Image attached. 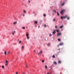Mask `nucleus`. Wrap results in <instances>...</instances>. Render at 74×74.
Listing matches in <instances>:
<instances>
[{"instance_id":"obj_1","label":"nucleus","mask_w":74,"mask_h":74,"mask_svg":"<svg viewBox=\"0 0 74 74\" xmlns=\"http://www.w3.org/2000/svg\"><path fill=\"white\" fill-rule=\"evenodd\" d=\"M42 51H40V52L38 53V55H41L42 54Z\"/></svg>"},{"instance_id":"obj_2","label":"nucleus","mask_w":74,"mask_h":74,"mask_svg":"<svg viewBox=\"0 0 74 74\" xmlns=\"http://www.w3.org/2000/svg\"><path fill=\"white\" fill-rule=\"evenodd\" d=\"M64 11H66V10H63L61 11V14H62L64 12Z\"/></svg>"},{"instance_id":"obj_3","label":"nucleus","mask_w":74,"mask_h":74,"mask_svg":"<svg viewBox=\"0 0 74 74\" xmlns=\"http://www.w3.org/2000/svg\"><path fill=\"white\" fill-rule=\"evenodd\" d=\"M26 36L27 37V39H29V34H27L26 35Z\"/></svg>"},{"instance_id":"obj_4","label":"nucleus","mask_w":74,"mask_h":74,"mask_svg":"<svg viewBox=\"0 0 74 74\" xmlns=\"http://www.w3.org/2000/svg\"><path fill=\"white\" fill-rule=\"evenodd\" d=\"M61 35H62V34H61V33H58L57 34V36H61Z\"/></svg>"},{"instance_id":"obj_5","label":"nucleus","mask_w":74,"mask_h":74,"mask_svg":"<svg viewBox=\"0 0 74 74\" xmlns=\"http://www.w3.org/2000/svg\"><path fill=\"white\" fill-rule=\"evenodd\" d=\"M60 45H63V43H61L60 45H58V47H59V46Z\"/></svg>"},{"instance_id":"obj_6","label":"nucleus","mask_w":74,"mask_h":74,"mask_svg":"<svg viewBox=\"0 0 74 74\" xmlns=\"http://www.w3.org/2000/svg\"><path fill=\"white\" fill-rule=\"evenodd\" d=\"M45 69H48V67L46 65H45Z\"/></svg>"},{"instance_id":"obj_7","label":"nucleus","mask_w":74,"mask_h":74,"mask_svg":"<svg viewBox=\"0 0 74 74\" xmlns=\"http://www.w3.org/2000/svg\"><path fill=\"white\" fill-rule=\"evenodd\" d=\"M23 12L24 14H26V11L24 10Z\"/></svg>"},{"instance_id":"obj_8","label":"nucleus","mask_w":74,"mask_h":74,"mask_svg":"<svg viewBox=\"0 0 74 74\" xmlns=\"http://www.w3.org/2000/svg\"><path fill=\"white\" fill-rule=\"evenodd\" d=\"M4 54L5 55H7V52H6L5 51Z\"/></svg>"},{"instance_id":"obj_9","label":"nucleus","mask_w":74,"mask_h":74,"mask_svg":"<svg viewBox=\"0 0 74 74\" xmlns=\"http://www.w3.org/2000/svg\"><path fill=\"white\" fill-rule=\"evenodd\" d=\"M58 63H59L60 64V63H61V61L59 60V61H58Z\"/></svg>"},{"instance_id":"obj_10","label":"nucleus","mask_w":74,"mask_h":74,"mask_svg":"<svg viewBox=\"0 0 74 74\" xmlns=\"http://www.w3.org/2000/svg\"><path fill=\"white\" fill-rule=\"evenodd\" d=\"M54 64H57V63H56V62H54Z\"/></svg>"},{"instance_id":"obj_11","label":"nucleus","mask_w":74,"mask_h":74,"mask_svg":"<svg viewBox=\"0 0 74 74\" xmlns=\"http://www.w3.org/2000/svg\"><path fill=\"white\" fill-rule=\"evenodd\" d=\"M17 23V22H15L14 23V25H16V24Z\"/></svg>"},{"instance_id":"obj_12","label":"nucleus","mask_w":74,"mask_h":74,"mask_svg":"<svg viewBox=\"0 0 74 74\" xmlns=\"http://www.w3.org/2000/svg\"><path fill=\"white\" fill-rule=\"evenodd\" d=\"M57 14L58 16H59V12H57Z\"/></svg>"},{"instance_id":"obj_13","label":"nucleus","mask_w":74,"mask_h":74,"mask_svg":"<svg viewBox=\"0 0 74 74\" xmlns=\"http://www.w3.org/2000/svg\"><path fill=\"white\" fill-rule=\"evenodd\" d=\"M5 63H8V61H7V60H6Z\"/></svg>"},{"instance_id":"obj_14","label":"nucleus","mask_w":74,"mask_h":74,"mask_svg":"<svg viewBox=\"0 0 74 74\" xmlns=\"http://www.w3.org/2000/svg\"><path fill=\"white\" fill-rule=\"evenodd\" d=\"M55 32L54 31L53 32V34H55Z\"/></svg>"},{"instance_id":"obj_15","label":"nucleus","mask_w":74,"mask_h":74,"mask_svg":"<svg viewBox=\"0 0 74 74\" xmlns=\"http://www.w3.org/2000/svg\"><path fill=\"white\" fill-rule=\"evenodd\" d=\"M57 32H58V33H59V29H57Z\"/></svg>"},{"instance_id":"obj_16","label":"nucleus","mask_w":74,"mask_h":74,"mask_svg":"<svg viewBox=\"0 0 74 74\" xmlns=\"http://www.w3.org/2000/svg\"><path fill=\"white\" fill-rule=\"evenodd\" d=\"M48 46H50V45H51V44H50V43H49L48 44H47Z\"/></svg>"},{"instance_id":"obj_17","label":"nucleus","mask_w":74,"mask_h":74,"mask_svg":"<svg viewBox=\"0 0 74 74\" xmlns=\"http://www.w3.org/2000/svg\"><path fill=\"white\" fill-rule=\"evenodd\" d=\"M2 69H4V66H2Z\"/></svg>"},{"instance_id":"obj_18","label":"nucleus","mask_w":74,"mask_h":74,"mask_svg":"<svg viewBox=\"0 0 74 74\" xmlns=\"http://www.w3.org/2000/svg\"><path fill=\"white\" fill-rule=\"evenodd\" d=\"M64 4H65V3H64L62 4V5H64Z\"/></svg>"},{"instance_id":"obj_19","label":"nucleus","mask_w":74,"mask_h":74,"mask_svg":"<svg viewBox=\"0 0 74 74\" xmlns=\"http://www.w3.org/2000/svg\"><path fill=\"white\" fill-rule=\"evenodd\" d=\"M53 58H55V56H54V55H53Z\"/></svg>"},{"instance_id":"obj_20","label":"nucleus","mask_w":74,"mask_h":74,"mask_svg":"<svg viewBox=\"0 0 74 74\" xmlns=\"http://www.w3.org/2000/svg\"><path fill=\"white\" fill-rule=\"evenodd\" d=\"M12 34L13 36L14 35V32H12Z\"/></svg>"},{"instance_id":"obj_21","label":"nucleus","mask_w":74,"mask_h":74,"mask_svg":"<svg viewBox=\"0 0 74 74\" xmlns=\"http://www.w3.org/2000/svg\"><path fill=\"white\" fill-rule=\"evenodd\" d=\"M54 12H55V13H56V11L55 10H54Z\"/></svg>"},{"instance_id":"obj_22","label":"nucleus","mask_w":74,"mask_h":74,"mask_svg":"<svg viewBox=\"0 0 74 74\" xmlns=\"http://www.w3.org/2000/svg\"><path fill=\"white\" fill-rule=\"evenodd\" d=\"M67 16H65L64 17H63V18H67Z\"/></svg>"},{"instance_id":"obj_23","label":"nucleus","mask_w":74,"mask_h":74,"mask_svg":"<svg viewBox=\"0 0 74 74\" xmlns=\"http://www.w3.org/2000/svg\"><path fill=\"white\" fill-rule=\"evenodd\" d=\"M35 23L36 24H37V21H36L35 22Z\"/></svg>"},{"instance_id":"obj_24","label":"nucleus","mask_w":74,"mask_h":74,"mask_svg":"<svg viewBox=\"0 0 74 74\" xmlns=\"http://www.w3.org/2000/svg\"><path fill=\"white\" fill-rule=\"evenodd\" d=\"M62 27H63V26H62L60 27V28H62Z\"/></svg>"},{"instance_id":"obj_25","label":"nucleus","mask_w":74,"mask_h":74,"mask_svg":"<svg viewBox=\"0 0 74 74\" xmlns=\"http://www.w3.org/2000/svg\"><path fill=\"white\" fill-rule=\"evenodd\" d=\"M22 29H25V27H22Z\"/></svg>"},{"instance_id":"obj_26","label":"nucleus","mask_w":74,"mask_h":74,"mask_svg":"<svg viewBox=\"0 0 74 74\" xmlns=\"http://www.w3.org/2000/svg\"><path fill=\"white\" fill-rule=\"evenodd\" d=\"M58 40L59 41H60V39H58Z\"/></svg>"},{"instance_id":"obj_27","label":"nucleus","mask_w":74,"mask_h":74,"mask_svg":"<svg viewBox=\"0 0 74 74\" xmlns=\"http://www.w3.org/2000/svg\"><path fill=\"white\" fill-rule=\"evenodd\" d=\"M61 19H62L63 18V17L62 16H61Z\"/></svg>"},{"instance_id":"obj_28","label":"nucleus","mask_w":74,"mask_h":74,"mask_svg":"<svg viewBox=\"0 0 74 74\" xmlns=\"http://www.w3.org/2000/svg\"><path fill=\"white\" fill-rule=\"evenodd\" d=\"M51 36H52V34H49V36H50V37H51Z\"/></svg>"},{"instance_id":"obj_29","label":"nucleus","mask_w":74,"mask_h":74,"mask_svg":"<svg viewBox=\"0 0 74 74\" xmlns=\"http://www.w3.org/2000/svg\"><path fill=\"white\" fill-rule=\"evenodd\" d=\"M43 15H44V16H45V17L46 16V14H44Z\"/></svg>"},{"instance_id":"obj_30","label":"nucleus","mask_w":74,"mask_h":74,"mask_svg":"<svg viewBox=\"0 0 74 74\" xmlns=\"http://www.w3.org/2000/svg\"><path fill=\"white\" fill-rule=\"evenodd\" d=\"M21 42H22V41H20L19 42V44H21Z\"/></svg>"},{"instance_id":"obj_31","label":"nucleus","mask_w":74,"mask_h":74,"mask_svg":"<svg viewBox=\"0 0 74 74\" xmlns=\"http://www.w3.org/2000/svg\"><path fill=\"white\" fill-rule=\"evenodd\" d=\"M6 66H7L8 65V63H6V64H5Z\"/></svg>"},{"instance_id":"obj_32","label":"nucleus","mask_w":74,"mask_h":74,"mask_svg":"<svg viewBox=\"0 0 74 74\" xmlns=\"http://www.w3.org/2000/svg\"><path fill=\"white\" fill-rule=\"evenodd\" d=\"M53 21H56V19H55L54 18L53 19Z\"/></svg>"},{"instance_id":"obj_33","label":"nucleus","mask_w":74,"mask_h":74,"mask_svg":"<svg viewBox=\"0 0 74 74\" xmlns=\"http://www.w3.org/2000/svg\"><path fill=\"white\" fill-rule=\"evenodd\" d=\"M42 63H44V60H43L42 61Z\"/></svg>"},{"instance_id":"obj_34","label":"nucleus","mask_w":74,"mask_h":74,"mask_svg":"<svg viewBox=\"0 0 74 74\" xmlns=\"http://www.w3.org/2000/svg\"><path fill=\"white\" fill-rule=\"evenodd\" d=\"M44 26H45V27H47V25H44Z\"/></svg>"},{"instance_id":"obj_35","label":"nucleus","mask_w":74,"mask_h":74,"mask_svg":"<svg viewBox=\"0 0 74 74\" xmlns=\"http://www.w3.org/2000/svg\"><path fill=\"white\" fill-rule=\"evenodd\" d=\"M54 31L55 32H56L57 31V30H54Z\"/></svg>"},{"instance_id":"obj_36","label":"nucleus","mask_w":74,"mask_h":74,"mask_svg":"<svg viewBox=\"0 0 74 74\" xmlns=\"http://www.w3.org/2000/svg\"><path fill=\"white\" fill-rule=\"evenodd\" d=\"M69 19H70V17L68 18L67 19L69 20Z\"/></svg>"},{"instance_id":"obj_37","label":"nucleus","mask_w":74,"mask_h":74,"mask_svg":"<svg viewBox=\"0 0 74 74\" xmlns=\"http://www.w3.org/2000/svg\"><path fill=\"white\" fill-rule=\"evenodd\" d=\"M28 2H29V3H30V0H29L28 1Z\"/></svg>"},{"instance_id":"obj_38","label":"nucleus","mask_w":74,"mask_h":74,"mask_svg":"<svg viewBox=\"0 0 74 74\" xmlns=\"http://www.w3.org/2000/svg\"><path fill=\"white\" fill-rule=\"evenodd\" d=\"M56 27V28H57V27H58V26H56V27Z\"/></svg>"},{"instance_id":"obj_39","label":"nucleus","mask_w":74,"mask_h":74,"mask_svg":"<svg viewBox=\"0 0 74 74\" xmlns=\"http://www.w3.org/2000/svg\"><path fill=\"white\" fill-rule=\"evenodd\" d=\"M26 67H27V64H26Z\"/></svg>"},{"instance_id":"obj_40","label":"nucleus","mask_w":74,"mask_h":74,"mask_svg":"<svg viewBox=\"0 0 74 74\" xmlns=\"http://www.w3.org/2000/svg\"><path fill=\"white\" fill-rule=\"evenodd\" d=\"M18 74V72H16V74Z\"/></svg>"},{"instance_id":"obj_41","label":"nucleus","mask_w":74,"mask_h":74,"mask_svg":"<svg viewBox=\"0 0 74 74\" xmlns=\"http://www.w3.org/2000/svg\"><path fill=\"white\" fill-rule=\"evenodd\" d=\"M22 74H25V73H23Z\"/></svg>"},{"instance_id":"obj_42","label":"nucleus","mask_w":74,"mask_h":74,"mask_svg":"<svg viewBox=\"0 0 74 74\" xmlns=\"http://www.w3.org/2000/svg\"><path fill=\"white\" fill-rule=\"evenodd\" d=\"M24 47L23 46L22 47V48H23H23H24Z\"/></svg>"},{"instance_id":"obj_43","label":"nucleus","mask_w":74,"mask_h":74,"mask_svg":"<svg viewBox=\"0 0 74 74\" xmlns=\"http://www.w3.org/2000/svg\"><path fill=\"white\" fill-rule=\"evenodd\" d=\"M34 52H35V53H36V50H34Z\"/></svg>"},{"instance_id":"obj_44","label":"nucleus","mask_w":74,"mask_h":74,"mask_svg":"<svg viewBox=\"0 0 74 74\" xmlns=\"http://www.w3.org/2000/svg\"><path fill=\"white\" fill-rule=\"evenodd\" d=\"M14 33H15V31H14Z\"/></svg>"},{"instance_id":"obj_45","label":"nucleus","mask_w":74,"mask_h":74,"mask_svg":"<svg viewBox=\"0 0 74 74\" xmlns=\"http://www.w3.org/2000/svg\"><path fill=\"white\" fill-rule=\"evenodd\" d=\"M38 28H39V27H40V26H39V27H38Z\"/></svg>"},{"instance_id":"obj_46","label":"nucleus","mask_w":74,"mask_h":74,"mask_svg":"<svg viewBox=\"0 0 74 74\" xmlns=\"http://www.w3.org/2000/svg\"><path fill=\"white\" fill-rule=\"evenodd\" d=\"M23 16H24V14H23Z\"/></svg>"}]
</instances>
